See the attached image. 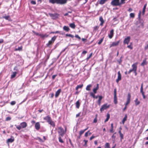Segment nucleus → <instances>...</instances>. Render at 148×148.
<instances>
[{
  "mask_svg": "<svg viewBox=\"0 0 148 148\" xmlns=\"http://www.w3.org/2000/svg\"><path fill=\"white\" fill-rule=\"evenodd\" d=\"M16 102L15 101H13L11 102L10 104L12 105H14L15 104Z\"/></svg>",
  "mask_w": 148,
  "mask_h": 148,
  "instance_id": "obj_51",
  "label": "nucleus"
},
{
  "mask_svg": "<svg viewBox=\"0 0 148 148\" xmlns=\"http://www.w3.org/2000/svg\"><path fill=\"white\" fill-rule=\"evenodd\" d=\"M69 26L73 29H75V25L74 23L70 24Z\"/></svg>",
  "mask_w": 148,
  "mask_h": 148,
  "instance_id": "obj_32",
  "label": "nucleus"
},
{
  "mask_svg": "<svg viewBox=\"0 0 148 148\" xmlns=\"http://www.w3.org/2000/svg\"><path fill=\"white\" fill-rule=\"evenodd\" d=\"M49 2L52 4L57 3V4H64L65 3V0H49Z\"/></svg>",
  "mask_w": 148,
  "mask_h": 148,
  "instance_id": "obj_2",
  "label": "nucleus"
},
{
  "mask_svg": "<svg viewBox=\"0 0 148 148\" xmlns=\"http://www.w3.org/2000/svg\"><path fill=\"white\" fill-rule=\"evenodd\" d=\"M132 10H133V9L132 8H130L128 10V11H129L130 12L132 11Z\"/></svg>",
  "mask_w": 148,
  "mask_h": 148,
  "instance_id": "obj_61",
  "label": "nucleus"
},
{
  "mask_svg": "<svg viewBox=\"0 0 148 148\" xmlns=\"http://www.w3.org/2000/svg\"><path fill=\"white\" fill-rule=\"evenodd\" d=\"M58 131L59 134V141L61 143H63L64 142L61 138V136L63 137L65 134V132H64L63 128L61 127H58Z\"/></svg>",
  "mask_w": 148,
  "mask_h": 148,
  "instance_id": "obj_1",
  "label": "nucleus"
},
{
  "mask_svg": "<svg viewBox=\"0 0 148 148\" xmlns=\"http://www.w3.org/2000/svg\"><path fill=\"white\" fill-rule=\"evenodd\" d=\"M131 95L130 93H128L127 96V101L125 104V106H127L130 102L131 99Z\"/></svg>",
  "mask_w": 148,
  "mask_h": 148,
  "instance_id": "obj_9",
  "label": "nucleus"
},
{
  "mask_svg": "<svg viewBox=\"0 0 148 148\" xmlns=\"http://www.w3.org/2000/svg\"><path fill=\"white\" fill-rule=\"evenodd\" d=\"M92 85L91 84L88 85L86 88V89L87 90L89 91L90 90V88L92 87Z\"/></svg>",
  "mask_w": 148,
  "mask_h": 148,
  "instance_id": "obj_35",
  "label": "nucleus"
},
{
  "mask_svg": "<svg viewBox=\"0 0 148 148\" xmlns=\"http://www.w3.org/2000/svg\"><path fill=\"white\" fill-rule=\"evenodd\" d=\"M90 132V131L89 130L87 132L85 133V135H84L85 136L87 137L88 136V132Z\"/></svg>",
  "mask_w": 148,
  "mask_h": 148,
  "instance_id": "obj_55",
  "label": "nucleus"
},
{
  "mask_svg": "<svg viewBox=\"0 0 148 148\" xmlns=\"http://www.w3.org/2000/svg\"><path fill=\"white\" fill-rule=\"evenodd\" d=\"M33 32L36 36H40V35H41V34H39L38 33L34 31H32Z\"/></svg>",
  "mask_w": 148,
  "mask_h": 148,
  "instance_id": "obj_47",
  "label": "nucleus"
},
{
  "mask_svg": "<svg viewBox=\"0 0 148 148\" xmlns=\"http://www.w3.org/2000/svg\"><path fill=\"white\" fill-rule=\"evenodd\" d=\"M142 95L143 96V99H145L146 98V97L145 95V93H142Z\"/></svg>",
  "mask_w": 148,
  "mask_h": 148,
  "instance_id": "obj_56",
  "label": "nucleus"
},
{
  "mask_svg": "<svg viewBox=\"0 0 148 148\" xmlns=\"http://www.w3.org/2000/svg\"><path fill=\"white\" fill-rule=\"evenodd\" d=\"M15 126H16V128L19 130H20L21 128H22L21 125L17 126L16 125H15Z\"/></svg>",
  "mask_w": 148,
  "mask_h": 148,
  "instance_id": "obj_46",
  "label": "nucleus"
},
{
  "mask_svg": "<svg viewBox=\"0 0 148 148\" xmlns=\"http://www.w3.org/2000/svg\"><path fill=\"white\" fill-rule=\"evenodd\" d=\"M11 117H8L6 118L5 119V121H10L11 120Z\"/></svg>",
  "mask_w": 148,
  "mask_h": 148,
  "instance_id": "obj_48",
  "label": "nucleus"
},
{
  "mask_svg": "<svg viewBox=\"0 0 148 148\" xmlns=\"http://www.w3.org/2000/svg\"><path fill=\"white\" fill-rule=\"evenodd\" d=\"M103 37L102 38H101L99 41V42H98V44L99 45H100L101 44V43L103 41Z\"/></svg>",
  "mask_w": 148,
  "mask_h": 148,
  "instance_id": "obj_44",
  "label": "nucleus"
},
{
  "mask_svg": "<svg viewBox=\"0 0 148 148\" xmlns=\"http://www.w3.org/2000/svg\"><path fill=\"white\" fill-rule=\"evenodd\" d=\"M43 119L46 121L48 123L52 120L51 117L49 115H48L43 118Z\"/></svg>",
  "mask_w": 148,
  "mask_h": 148,
  "instance_id": "obj_14",
  "label": "nucleus"
},
{
  "mask_svg": "<svg viewBox=\"0 0 148 148\" xmlns=\"http://www.w3.org/2000/svg\"><path fill=\"white\" fill-rule=\"evenodd\" d=\"M95 137V136H94L93 135H92L90 138V140H91L93 139Z\"/></svg>",
  "mask_w": 148,
  "mask_h": 148,
  "instance_id": "obj_58",
  "label": "nucleus"
},
{
  "mask_svg": "<svg viewBox=\"0 0 148 148\" xmlns=\"http://www.w3.org/2000/svg\"><path fill=\"white\" fill-rule=\"evenodd\" d=\"M130 18H134L135 17V14L134 13H131L130 14Z\"/></svg>",
  "mask_w": 148,
  "mask_h": 148,
  "instance_id": "obj_40",
  "label": "nucleus"
},
{
  "mask_svg": "<svg viewBox=\"0 0 148 148\" xmlns=\"http://www.w3.org/2000/svg\"><path fill=\"white\" fill-rule=\"evenodd\" d=\"M49 15L53 19H56L57 18H58L59 16V14L57 13H54L53 14L49 13Z\"/></svg>",
  "mask_w": 148,
  "mask_h": 148,
  "instance_id": "obj_5",
  "label": "nucleus"
},
{
  "mask_svg": "<svg viewBox=\"0 0 148 148\" xmlns=\"http://www.w3.org/2000/svg\"><path fill=\"white\" fill-rule=\"evenodd\" d=\"M105 148H110V144L108 143H106L105 145Z\"/></svg>",
  "mask_w": 148,
  "mask_h": 148,
  "instance_id": "obj_41",
  "label": "nucleus"
},
{
  "mask_svg": "<svg viewBox=\"0 0 148 148\" xmlns=\"http://www.w3.org/2000/svg\"><path fill=\"white\" fill-rule=\"evenodd\" d=\"M147 64V59L145 58L143 61V62L141 64L142 66H144L145 65Z\"/></svg>",
  "mask_w": 148,
  "mask_h": 148,
  "instance_id": "obj_24",
  "label": "nucleus"
},
{
  "mask_svg": "<svg viewBox=\"0 0 148 148\" xmlns=\"http://www.w3.org/2000/svg\"><path fill=\"white\" fill-rule=\"evenodd\" d=\"M143 83H142L141 85V88L140 89V92L141 94L144 93L143 91Z\"/></svg>",
  "mask_w": 148,
  "mask_h": 148,
  "instance_id": "obj_33",
  "label": "nucleus"
},
{
  "mask_svg": "<svg viewBox=\"0 0 148 148\" xmlns=\"http://www.w3.org/2000/svg\"><path fill=\"white\" fill-rule=\"evenodd\" d=\"M48 123L50 124L53 127H55V123L52 121V120H51Z\"/></svg>",
  "mask_w": 148,
  "mask_h": 148,
  "instance_id": "obj_23",
  "label": "nucleus"
},
{
  "mask_svg": "<svg viewBox=\"0 0 148 148\" xmlns=\"http://www.w3.org/2000/svg\"><path fill=\"white\" fill-rule=\"evenodd\" d=\"M147 4H145L143 8V9L142 14L143 15H144L145 12V10L146 8Z\"/></svg>",
  "mask_w": 148,
  "mask_h": 148,
  "instance_id": "obj_38",
  "label": "nucleus"
},
{
  "mask_svg": "<svg viewBox=\"0 0 148 148\" xmlns=\"http://www.w3.org/2000/svg\"><path fill=\"white\" fill-rule=\"evenodd\" d=\"M84 132V131L83 130H80L79 132V135H80V136H81L82 134H83Z\"/></svg>",
  "mask_w": 148,
  "mask_h": 148,
  "instance_id": "obj_45",
  "label": "nucleus"
},
{
  "mask_svg": "<svg viewBox=\"0 0 148 148\" xmlns=\"http://www.w3.org/2000/svg\"><path fill=\"white\" fill-rule=\"evenodd\" d=\"M106 0H100V3L101 4H103L106 1Z\"/></svg>",
  "mask_w": 148,
  "mask_h": 148,
  "instance_id": "obj_43",
  "label": "nucleus"
},
{
  "mask_svg": "<svg viewBox=\"0 0 148 148\" xmlns=\"http://www.w3.org/2000/svg\"><path fill=\"white\" fill-rule=\"evenodd\" d=\"M75 38H78L79 39H81V38L77 34H76L75 36Z\"/></svg>",
  "mask_w": 148,
  "mask_h": 148,
  "instance_id": "obj_52",
  "label": "nucleus"
},
{
  "mask_svg": "<svg viewBox=\"0 0 148 148\" xmlns=\"http://www.w3.org/2000/svg\"><path fill=\"white\" fill-rule=\"evenodd\" d=\"M127 114H125L124 118L123 119L122 121V123L124 124L125 122L127 120Z\"/></svg>",
  "mask_w": 148,
  "mask_h": 148,
  "instance_id": "obj_27",
  "label": "nucleus"
},
{
  "mask_svg": "<svg viewBox=\"0 0 148 148\" xmlns=\"http://www.w3.org/2000/svg\"><path fill=\"white\" fill-rule=\"evenodd\" d=\"M121 79V76L120 71H119L118 72V77L117 79L116 80V82L118 83L119 81Z\"/></svg>",
  "mask_w": 148,
  "mask_h": 148,
  "instance_id": "obj_11",
  "label": "nucleus"
},
{
  "mask_svg": "<svg viewBox=\"0 0 148 148\" xmlns=\"http://www.w3.org/2000/svg\"><path fill=\"white\" fill-rule=\"evenodd\" d=\"M114 102L115 104L117 103V97L116 96V89L115 88L114 90Z\"/></svg>",
  "mask_w": 148,
  "mask_h": 148,
  "instance_id": "obj_8",
  "label": "nucleus"
},
{
  "mask_svg": "<svg viewBox=\"0 0 148 148\" xmlns=\"http://www.w3.org/2000/svg\"><path fill=\"white\" fill-rule=\"evenodd\" d=\"M49 36V35H47V34H41L40 35V36L42 38H47Z\"/></svg>",
  "mask_w": 148,
  "mask_h": 148,
  "instance_id": "obj_25",
  "label": "nucleus"
},
{
  "mask_svg": "<svg viewBox=\"0 0 148 148\" xmlns=\"http://www.w3.org/2000/svg\"><path fill=\"white\" fill-rule=\"evenodd\" d=\"M114 34V30L112 29L110 31V33L108 34V36L109 38L111 39L113 37Z\"/></svg>",
  "mask_w": 148,
  "mask_h": 148,
  "instance_id": "obj_12",
  "label": "nucleus"
},
{
  "mask_svg": "<svg viewBox=\"0 0 148 148\" xmlns=\"http://www.w3.org/2000/svg\"><path fill=\"white\" fill-rule=\"evenodd\" d=\"M119 42L120 40L117 42H113L112 44L110 45V48L112 47L117 46L119 45Z\"/></svg>",
  "mask_w": 148,
  "mask_h": 148,
  "instance_id": "obj_13",
  "label": "nucleus"
},
{
  "mask_svg": "<svg viewBox=\"0 0 148 148\" xmlns=\"http://www.w3.org/2000/svg\"><path fill=\"white\" fill-rule=\"evenodd\" d=\"M57 37L54 36L51 38V40L49 41L46 44V46L47 47H50L51 45H52L54 42L55 41L56 38Z\"/></svg>",
  "mask_w": 148,
  "mask_h": 148,
  "instance_id": "obj_3",
  "label": "nucleus"
},
{
  "mask_svg": "<svg viewBox=\"0 0 148 148\" xmlns=\"http://www.w3.org/2000/svg\"><path fill=\"white\" fill-rule=\"evenodd\" d=\"M99 99L98 100V103L99 105L100 106L101 105V101L102 98H103V97L102 96L99 95L98 97Z\"/></svg>",
  "mask_w": 148,
  "mask_h": 148,
  "instance_id": "obj_18",
  "label": "nucleus"
},
{
  "mask_svg": "<svg viewBox=\"0 0 148 148\" xmlns=\"http://www.w3.org/2000/svg\"><path fill=\"white\" fill-rule=\"evenodd\" d=\"M31 4L33 5H35L36 4V1H32L31 2Z\"/></svg>",
  "mask_w": 148,
  "mask_h": 148,
  "instance_id": "obj_53",
  "label": "nucleus"
},
{
  "mask_svg": "<svg viewBox=\"0 0 148 148\" xmlns=\"http://www.w3.org/2000/svg\"><path fill=\"white\" fill-rule=\"evenodd\" d=\"M83 84L78 85L75 88L76 90L77 91L79 88H82L83 87Z\"/></svg>",
  "mask_w": 148,
  "mask_h": 148,
  "instance_id": "obj_31",
  "label": "nucleus"
},
{
  "mask_svg": "<svg viewBox=\"0 0 148 148\" xmlns=\"http://www.w3.org/2000/svg\"><path fill=\"white\" fill-rule=\"evenodd\" d=\"M95 93H94L92 92H90V96L92 97L93 98H95Z\"/></svg>",
  "mask_w": 148,
  "mask_h": 148,
  "instance_id": "obj_42",
  "label": "nucleus"
},
{
  "mask_svg": "<svg viewBox=\"0 0 148 148\" xmlns=\"http://www.w3.org/2000/svg\"><path fill=\"white\" fill-rule=\"evenodd\" d=\"M3 18H4L6 20H8L9 21H12V20L11 18L10 17V16H3Z\"/></svg>",
  "mask_w": 148,
  "mask_h": 148,
  "instance_id": "obj_22",
  "label": "nucleus"
},
{
  "mask_svg": "<svg viewBox=\"0 0 148 148\" xmlns=\"http://www.w3.org/2000/svg\"><path fill=\"white\" fill-rule=\"evenodd\" d=\"M110 106V105H108L107 103H105L101 106V108L100 109V111L101 112L105 110H106L109 108Z\"/></svg>",
  "mask_w": 148,
  "mask_h": 148,
  "instance_id": "obj_4",
  "label": "nucleus"
},
{
  "mask_svg": "<svg viewBox=\"0 0 148 148\" xmlns=\"http://www.w3.org/2000/svg\"><path fill=\"white\" fill-rule=\"evenodd\" d=\"M106 119L105 120L104 122L105 123L106 122L108 121L110 118V114L109 113H107L106 115Z\"/></svg>",
  "mask_w": 148,
  "mask_h": 148,
  "instance_id": "obj_30",
  "label": "nucleus"
},
{
  "mask_svg": "<svg viewBox=\"0 0 148 148\" xmlns=\"http://www.w3.org/2000/svg\"><path fill=\"white\" fill-rule=\"evenodd\" d=\"M99 88V84H97L96 87L95 88H94L93 90V92L94 93H96L97 92V90Z\"/></svg>",
  "mask_w": 148,
  "mask_h": 148,
  "instance_id": "obj_21",
  "label": "nucleus"
},
{
  "mask_svg": "<svg viewBox=\"0 0 148 148\" xmlns=\"http://www.w3.org/2000/svg\"><path fill=\"white\" fill-rule=\"evenodd\" d=\"M120 137L121 138V139L122 140V139H123V134H120Z\"/></svg>",
  "mask_w": 148,
  "mask_h": 148,
  "instance_id": "obj_57",
  "label": "nucleus"
},
{
  "mask_svg": "<svg viewBox=\"0 0 148 148\" xmlns=\"http://www.w3.org/2000/svg\"><path fill=\"white\" fill-rule=\"evenodd\" d=\"M110 132L112 133H113L114 132V130L113 128H111L110 130Z\"/></svg>",
  "mask_w": 148,
  "mask_h": 148,
  "instance_id": "obj_54",
  "label": "nucleus"
},
{
  "mask_svg": "<svg viewBox=\"0 0 148 148\" xmlns=\"http://www.w3.org/2000/svg\"><path fill=\"white\" fill-rule=\"evenodd\" d=\"M130 40V37L129 36L125 38L123 41V43L124 44H127L128 45Z\"/></svg>",
  "mask_w": 148,
  "mask_h": 148,
  "instance_id": "obj_10",
  "label": "nucleus"
},
{
  "mask_svg": "<svg viewBox=\"0 0 148 148\" xmlns=\"http://www.w3.org/2000/svg\"><path fill=\"white\" fill-rule=\"evenodd\" d=\"M66 37H70L72 38H73L74 37V36L73 35L70 34H66Z\"/></svg>",
  "mask_w": 148,
  "mask_h": 148,
  "instance_id": "obj_39",
  "label": "nucleus"
},
{
  "mask_svg": "<svg viewBox=\"0 0 148 148\" xmlns=\"http://www.w3.org/2000/svg\"><path fill=\"white\" fill-rule=\"evenodd\" d=\"M17 74V72H13V74L11 75V78H14L16 76Z\"/></svg>",
  "mask_w": 148,
  "mask_h": 148,
  "instance_id": "obj_36",
  "label": "nucleus"
},
{
  "mask_svg": "<svg viewBox=\"0 0 148 148\" xmlns=\"http://www.w3.org/2000/svg\"><path fill=\"white\" fill-rule=\"evenodd\" d=\"M98 114H96L95 115V117L94 118L93 121V123H97V117H98Z\"/></svg>",
  "mask_w": 148,
  "mask_h": 148,
  "instance_id": "obj_29",
  "label": "nucleus"
},
{
  "mask_svg": "<svg viewBox=\"0 0 148 148\" xmlns=\"http://www.w3.org/2000/svg\"><path fill=\"white\" fill-rule=\"evenodd\" d=\"M14 138L12 136L11 138L8 139V140H7V142H8V143H12L14 141Z\"/></svg>",
  "mask_w": 148,
  "mask_h": 148,
  "instance_id": "obj_19",
  "label": "nucleus"
},
{
  "mask_svg": "<svg viewBox=\"0 0 148 148\" xmlns=\"http://www.w3.org/2000/svg\"><path fill=\"white\" fill-rule=\"evenodd\" d=\"M63 29L66 32H68L70 30V29L68 26H64L63 27Z\"/></svg>",
  "mask_w": 148,
  "mask_h": 148,
  "instance_id": "obj_28",
  "label": "nucleus"
},
{
  "mask_svg": "<svg viewBox=\"0 0 148 148\" xmlns=\"http://www.w3.org/2000/svg\"><path fill=\"white\" fill-rule=\"evenodd\" d=\"M138 64V63L137 62H136L132 65V69L133 70V71L136 74L137 65Z\"/></svg>",
  "mask_w": 148,
  "mask_h": 148,
  "instance_id": "obj_7",
  "label": "nucleus"
},
{
  "mask_svg": "<svg viewBox=\"0 0 148 148\" xmlns=\"http://www.w3.org/2000/svg\"><path fill=\"white\" fill-rule=\"evenodd\" d=\"M84 142H85V144L84 145H86V144H87V142H88V140H84Z\"/></svg>",
  "mask_w": 148,
  "mask_h": 148,
  "instance_id": "obj_62",
  "label": "nucleus"
},
{
  "mask_svg": "<svg viewBox=\"0 0 148 148\" xmlns=\"http://www.w3.org/2000/svg\"><path fill=\"white\" fill-rule=\"evenodd\" d=\"M40 124L39 122H37L36 123L35 127L37 130H39L40 128Z\"/></svg>",
  "mask_w": 148,
  "mask_h": 148,
  "instance_id": "obj_15",
  "label": "nucleus"
},
{
  "mask_svg": "<svg viewBox=\"0 0 148 148\" xmlns=\"http://www.w3.org/2000/svg\"><path fill=\"white\" fill-rule=\"evenodd\" d=\"M99 21L101 22V23L100 24V25L101 26H103V24L104 23V21L103 20V19L102 17V16H100L99 17Z\"/></svg>",
  "mask_w": 148,
  "mask_h": 148,
  "instance_id": "obj_20",
  "label": "nucleus"
},
{
  "mask_svg": "<svg viewBox=\"0 0 148 148\" xmlns=\"http://www.w3.org/2000/svg\"><path fill=\"white\" fill-rule=\"evenodd\" d=\"M116 134V133H114L112 136V138L114 139H115L116 138V136L114 135V134Z\"/></svg>",
  "mask_w": 148,
  "mask_h": 148,
  "instance_id": "obj_59",
  "label": "nucleus"
},
{
  "mask_svg": "<svg viewBox=\"0 0 148 148\" xmlns=\"http://www.w3.org/2000/svg\"><path fill=\"white\" fill-rule=\"evenodd\" d=\"M92 53H91L90 55L87 58H86V60H88L91 57V56H92Z\"/></svg>",
  "mask_w": 148,
  "mask_h": 148,
  "instance_id": "obj_49",
  "label": "nucleus"
},
{
  "mask_svg": "<svg viewBox=\"0 0 148 148\" xmlns=\"http://www.w3.org/2000/svg\"><path fill=\"white\" fill-rule=\"evenodd\" d=\"M135 105L136 106H137L140 103V102L138 100V98H136V99L135 100Z\"/></svg>",
  "mask_w": 148,
  "mask_h": 148,
  "instance_id": "obj_37",
  "label": "nucleus"
},
{
  "mask_svg": "<svg viewBox=\"0 0 148 148\" xmlns=\"http://www.w3.org/2000/svg\"><path fill=\"white\" fill-rule=\"evenodd\" d=\"M87 53V51H83L82 52V54H85Z\"/></svg>",
  "mask_w": 148,
  "mask_h": 148,
  "instance_id": "obj_63",
  "label": "nucleus"
},
{
  "mask_svg": "<svg viewBox=\"0 0 148 148\" xmlns=\"http://www.w3.org/2000/svg\"><path fill=\"white\" fill-rule=\"evenodd\" d=\"M127 47L128 48L130 49H133V46L130 45H128L127 46Z\"/></svg>",
  "mask_w": 148,
  "mask_h": 148,
  "instance_id": "obj_50",
  "label": "nucleus"
},
{
  "mask_svg": "<svg viewBox=\"0 0 148 148\" xmlns=\"http://www.w3.org/2000/svg\"><path fill=\"white\" fill-rule=\"evenodd\" d=\"M61 89H59L56 92L55 97L56 98H57L60 95L61 92Z\"/></svg>",
  "mask_w": 148,
  "mask_h": 148,
  "instance_id": "obj_16",
  "label": "nucleus"
},
{
  "mask_svg": "<svg viewBox=\"0 0 148 148\" xmlns=\"http://www.w3.org/2000/svg\"><path fill=\"white\" fill-rule=\"evenodd\" d=\"M20 125L21 126L22 128H24L27 127V123L25 122H22L20 123Z\"/></svg>",
  "mask_w": 148,
  "mask_h": 148,
  "instance_id": "obj_17",
  "label": "nucleus"
},
{
  "mask_svg": "<svg viewBox=\"0 0 148 148\" xmlns=\"http://www.w3.org/2000/svg\"><path fill=\"white\" fill-rule=\"evenodd\" d=\"M119 0H113L111 3L112 5L114 6L120 5V3L119 2Z\"/></svg>",
  "mask_w": 148,
  "mask_h": 148,
  "instance_id": "obj_6",
  "label": "nucleus"
},
{
  "mask_svg": "<svg viewBox=\"0 0 148 148\" xmlns=\"http://www.w3.org/2000/svg\"><path fill=\"white\" fill-rule=\"evenodd\" d=\"M23 47L21 46L20 47H18V48H16L15 49V51H21L22 50Z\"/></svg>",
  "mask_w": 148,
  "mask_h": 148,
  "instance_id": "obj_34",
  "label": "nucleus"
},
{
  "mask_svg": "<svg viewBox=\"0 0 148 148\" xmlns=\"http://www.w3.org/2000/svg\"><path fill=\"white\" fill-rule=\"evenodd\" d=\"M80 112H79L78 114H77L76 115V117H77L79 116L80 115Z\"/></svg>",
  "mask_w": 148,
  "mask_h": 148,
  "instance_id": "obj_64",
  "label": "nucleus"
},
{
  "mask_svg": "<svg viewBox=\"0 0 148 148\" xmlns=\"http://www.w3.org/2000/svg\"><path fill=\"white\" fill-rule=\"evenodd\" d=\"M57 75H54L52 76V78L53 79H54L55 77Z\"/></svg>",
  "mask_w": 148,
  "mask_h": 148,
  "instance_id": "obj_60",
  "label": "nucleus"
},
{
  "mask_svg": "<svg viewBox=\"0 0 148 148\" xmlns=\"http://www.w3.org/2000/svg\"><path fill=\"white\" fill-rule=\"evenodd\" d=\"M75 104L76 108L78 109H79L80 106V103L79 102V100L77 101L76 102Z\"/></svg>",
  "mask_w": 148,
  "mask_h": 148,
  "instance_id": "obj_26",
  "label": "nucleus"
}]
</instances>
